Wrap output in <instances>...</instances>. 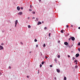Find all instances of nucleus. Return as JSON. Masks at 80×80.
<instances>
[{
  "mask_svg": "<svg viewBox=\"0 0 80 80\" xmlns=\"http://www.w3.org/2000/svg\"><path fill=\"white\" fill-rule=\"evenodd\" d=\"M42 24V22H38V23L37 24L38 25H40Z\"/></svg>",
  "mask_w": 80,
  "mask_h": 80,
  "instance_id": "obj_1",
  "label": "nucleus"
},
{
  "mask_svg": "<svg viewBox=\"0 0 80 80\" xmlns=\"http://www.w3.org/2000/svg\"><path fill=\"white\" fill-rule=\"evenodd\" d=\"M3 47L2 46L0 45V50H3Z\"/></svg>",
  "mask_w": 80,
  "mask_h": 80,
  "instance_id": "obj_2",
  "label": "nucleus"
},
{
  "mask_svg": "<svg viewBox=\"0 0 80 80\" xmlns=\"http://www.w3.org/2000/svg\"><path fill=\"white\" fill-rule=\"evenodd\" d=\"M23 14V13L22 12H20L18 13V15H22Z\"/></svg>",
  "mask_w": 80,
  "mask_h": 80,
  "instance_id": "obj_3",
  "label": "nucleus"
},
{
  "mask_svg": "<svg viewBox=\"0 0 80 80\" xmlns=\"http://www.w3.org/2000/svg\"><path fill=\"white\" fill-rule=\"evenodd\" d=\"M71 39L72 41H74V40H75V38L74 37H72L71 38Z\"/></svg>",
  "mask_w": 80,
  "mask_h": 80,
  "instance_id": "obj_4",
  "label": "nucleus"
},
{
  "mask_svg": "<svg viewBox=\"0 0 80 80\" xmlns=\"http://www.w3.org/2000/svg\"><path fill=\"white\" fill-rule=\"evenodd\" d=\"M57 72L58 73H60V70L57 69Z\"/></svg>",
  "mask_w": 80,
  "mask_h": 80,
  "instance_id": "obj_5",
  "label": "nucleus"
},
{
  "mask_svg": "<svg viewBox=\"0 0 80 80\" xmlns=\"http://www.w3.org/2000/svg\"><path fill=\"white\" fill-rule=\"evenodd\" d=\"M64 44L65 45H68V42H65L64 43Z\"/></svg>",
  "mask_w": 80,
  "mask_h": 80,
  "instance_id": "obj_6",
  "label": "nucleus"
},
{
  "mask_svg": "<svg viewBox=\"0 0 80 80\" xmlns=\"http://www.w3.org/2000/svg\"><path fill=\"white\" fill-rule=\"evenodd\" d=\"M17 9L18 10H20V7H19V6H18L17 7Z\"/></svg>",
  "mask_w": 80,
  "mask_h": 80,
  "instance_id": "obj_7",
  "label": "nucleus"
},
{
  "mask_svg": "<svg viewBox=\"0 0 80 80\" xmlns=\"http://www.w3.org/2000/svg\"><path fill=\"white\" fill-rule=\"evenodd\" d=\"M78 56H79V54L77 53L76 55V57H78Z\"/></svg>",
  "mask_w": 80,
  "mask_h": 80,
  "instance_id": "obj_8",
  "label": "nucleus"
},
{
  "mask_svg": "<svg viewBox=\"0 0 80 80\" xmlns=\"http://www.w3.org/2000/svg\"><path fill=\"white\" fill-rule=\"evenodd\" d=\"M18 23V20H16L15 21V24L17 25V23Z\"/></svg>",
  "mask_w": 80,
  "mask_h": 80,
  "instance_id": "obj_9",
  "label": "nucleus"
},
{
  "mask_svg": "<svg viewBox=\"0 0 80 80\" xmlns=\"http://www.w3.org/2000/svg\"><path fill=\"white\" fill-rule=\"evenodd\" d=\"M35 21L36 22H37V21H38V18H36V20H35Z\"/></svg>",
  "mask_w": 80,
  "mask_h": 80,
  "instance_id": "obj_10",
  "label": "nucleus"
},
{
  "mask_svg": "<svg viewBox=\"0 0 80 80\" xmlns=\"http://www.w3.org/2000/svg\"><path fill=\"white\" fill-rule=\"evenodd\" d=\"M64 80H67V78L66 77H64Z\"/></svg>",
  "mask_w": 80,
  "mask_h": 80,
  "instance_id": "obj_11",
  "label": "nucleus"
},
{
  "mask_svg": "<svg viewBox=\"0 0 80 80\" xmlns=\"http://www.w3.org/2000/svg\"><path fill=\"white\" fill-rule=\"evenodd\" d=\"M61 32L62 33H63V30H61Z\"/></svg>",
  "mask_w": 80,
  "mask_h": 80,
  "instance_id": "obj_12",
  "label": "nucleus"
},
{
  "mask_svg": "<svg viewBox=\"0 0 80 80\" xmlns=\"http://www.w3.org/2000/svg\"><path fill=\"white\" fill-rule=\"evenodd\" d=\"M28 28H31V26H30V25H29L28 26Z\"/></svg>",
  "mask_w": 80,
  "mask_h": 80,
  "instance_id": "obj_13",
  "label": "nucleus"
},
{
  "mask_svg": "<svg viewBox=\"0 0 80 80\" xmlns=\"http://www.w3.org/2000/svg\"><path fill=\"white\" fill-rule=\"evenodd\" d=\"M43 63H45V62H44L43 61L42 62V65H43Z\"/></svg>",
  "mask_w": 80,
  "mask_h": 80,
  "instance_id": "obj_14",
  "label": "nucleus"
},
{
  "mask_svg": "<svg viewBox=\"0 0 80 80\" xmlns=\"http://www.w3.org/2000/svg\"><path fill=\"white\" fill-rule=\"evenodd\" d=\"M34 42H37V39H35L34 40Z\"/></svg>",
  "mask_w": 80,
  "mask_h": 80,
  "instance_id": "obj_15",
  "label": "nucleus"
},
{
  "mask_svg": "<svg viewBox=\"0 0 80 80\" xmlns=\"http://www.w3.org/2000/svg\"><path fill=\"white\" fill-rule=\"evenodd\" d=\"M46 45H45V44H44L43 46V47H46Z\"/></svg>",
  "mask_w": 80,
  "mask_h": 80,
  "instance_id": "obj_16",
  "label": "nucleus"
},
{
  "mask_svg": "<svg viewBox=\"0 0 80 80\" xmlns=\"http://www.w3.org/2000/svg\"><path fill=\"white\" fill-rule=\"evenodd\" d=\"M58 58H60V55H58Z\"/></svg>",
  "mask_w": 80,
  "mask_h": 80,
  "instance_id": "obj_17",
  "label": "nucleus"
},
{
  "mask_svg": "<svg viewBox=\"0 0 80 80\" xmlns=\"http://www.w3.org/2000/svg\"><path fill=\"white\" fill-rule=\"evenodd\" d=\"M74 62H76V63L77 62V60H74Z\"/></svg>",
  "mask_w": 80,
  "mask_h": 80,
  "instance_id": "obj_18",
  "label": "nucleus"
},
{
  "mask_svg": "<svg viewBox=\"0 0 80 80\" xmlns=\"http://www.w3.org/2000/svg\"><path fill=\"white\" fill-rule=\"evenodd\" d=\"M42 67V64H41L40 65V68H41Z\"/></svg>",
  "mask_w": 80,
  "mask_h": 80,
  "instance_id": "obj_19",
  "label": "nucleus"
},
{
  "mask_svg": "<svg viewBox=\"0 0 80 80\" xmlns=\"http://www.w3.org/2000/svg\"><path fill=\"white\" fill-rule=\"evenodd\" d=\"M32 13L33 14H35V12H33Z\"/></svg>",
  "mask_w": 80,
  "mask_h": 80,
  "instance_id": "obj_20",
  "label": "nucleus"
},
{
  "mask_svg": "<svg viewBox=\"0 0 80 80\" xmlns=\"http://www.w3.org/2000/svg\"><path fill=\"white\" fill-rule=\"evenodd\" d=\"M32 9H30L29 10V11H30V12H32Z\"/></svg>",
  "mask_w": 80,
  "mask_h": 80,
  "instance_id": "obj_21",
  "label": "nucleus"
},
{
  "mask_svg": "<svg viewBox=\"0 0 80 80\" xmlns=\"http://www.w3.org/2000/svg\"><path fill=\"white\" fill-rule=\"evenodd\" d=\"M54 61H55V62H56V63H57V59H55L54 60Z\"/></svg>",
  "mask_w": 80,
  "mask_h": 80,
  "instance_id": "obj_22",
  "label": "nucleus"
},
{
  "mask_svg": "<svg viewBox=\"0 0 80 80\" xmlns=\"http://www.w3.org/2000/svg\"><path fill=\"white\" fill-rule=\"evenodd\" d=\"M75 68H78V66L76 65V66H75Z\"/></svg>",
  "mask_w": 80,
  "mask_h": 80,
  "instance_id": "obj_23",
  "label": "nucleus"
},
{
  "mask_svg": "<svg viewBox=\"0 0 80 80\" xmlns=\"http://www.w3.org/2000/svg\"><path fill=\"white\" fill-rule=\"evenodd\" d=\"M68 58H70V55H68Z\"/></svg>",
  "mask_w": 80,
  "mask_h": 80,
  "instance_id": "obj_24",
  "label": "nucleus"
},
{
  "mask_svg": "<svg viewBox=\"0 0 80 80\" xmlns=\"http://www.w3.org/2000/svg\"><path fill=\"white\" fill-rule=\"evenodd\" d=\"M47 27H45L44 29V30H47Z\"/></svg>",
  "mask_w": 80,
  "mask_h": 80,
  "instance_id": "obj_25",
  "label": "nucleus"
},
{
  "mask_svg": "<svg viewBox=\"0 0 80 80\" xmlns=\"http://www.w3.org/2000/svg\"><path fill=\"white\" fill-rule=\"evenodd\" d=\"M78 45H80V42H79L78 44Z\"/></svg>",
  "mask_w": 80,
  "mask_h": 80,
  "instance_id": "obj_26",
  "label": "nucleus"
},
{
  "mask_svg": "<svg viewBox=\"0 0 80 80\" xmlns=\"http://www.w3.org/2000/svg\"><path fill=\"white\" fill-rule=\"evenodd\" d=\"M75 59V58L74 57H72V60H73Z\"/></svg>",
  "mask_w": 80,
  "mask_h": 80,
  "instance_id": "obj_27",
  "label": "nucleus"
},
{
  "mask_svg": "<svg viewBox=\"0 0 80 80\" xmlns=\"http://www.w3.org/2000/svg\"><path fill=\"white\" fill-rule=\"evenodd\" d=\"M21 10H23V7L21 8Z\"/></svg>",
  "mask_w": 80,
  "mask_h": 80,
  "instance_id": "obj_28",
  "label": "nucleus"
},
{
  "mask_svg": "<svg viewBox=\"0 0 80 80\" xmlns=\"http://www.w3.org/2000/svg\"><path fill=\"white\" fill-rule=\"evenodd\" d=\"M21 45H23V42H21Z\"/></svg>",
  "mask_w": 80,
  "mask_h": 80,
  "instance_id": "obj_29",
  "label": "nucleus"
},
{
  "mask_svg": "<svg viewBox=\"0 0 80 80\" xmlns=\"http://www.w3.org/2000/svg\"><path fill=\"white\" fill-rule=\"evenodd\" d=\"M38 47V45H36V47Z\"/></svg>",
  "mask_w": 80,
  "mask_h": 80,
  "instance_id": "obj_30",
  "label": "nucleus"
},
{
  "mask_svg": "<svg viewBox=\"0 0 80 80\" xmlns=\"http://www.w3.org/2000/svg\"><path fill=\"white\" fill-rule=\"evenodd\" d=\"M78 50L79 51V52H80V48H78Z\"/></svg>",
  "mask_w": 80,
  "mask_h": 80,
  "instance_id": "obj_31",
  "label": "nucleus"
},
{
  "mask_svg": "<svg viewBox=\"0 0 80 80\" xmlns=\"http://www.w3.org/2000/svg\"><path fill=\"white\" fill-rule=\"evenodd\" d=\"M2 75V73L0 72V76Z\"/></svg>",
  "mask_w": 80,
  "mask_h": 80,
  "instance_id": "obj_32",
  "label": "nucleus"
},
{
  "mask_svg": "<svg viewBox=\"0 0 80 80\" xmlns=\"http://www.w3.org/2000/svg\"><path fill=\"white\" fill-rule=\"evenodd\" d=\"M51 34V33H49V37H50V35Z\"/></svg>",
  "mask_w": 80,
  "mask_h": 80,
  "instance_id": "obj_33",
  "label": "nucleus"
},
{
  "mask_svg": "<svg viewBox=\"0 0 80 80\" xmlns=\"http://www.w3.org/2000/svg\"><path fill=\"white\" fill-rule=\"evenodd\" d=\"M50 67H52V65H50Z\"/></svg>",
  "mask_w": 80,
  "mask_h": 80,
  "instance_id": "obj_34",
  "label": "nucleus"
},
{
  "mask_svg": "<svg viewBox=\"0 0 80 80\" xmlns=\"http://www.w3.org/2000/svg\"><path fill=\"white\" fill-rule=\"evenodd\" d=\"M66 27H67V28H68V25H67L66 26Z\"/></svg>",
  "mask_w": 80,
  "mask_h": 80,
  "instance_id": "obj_35",
  "label": "nucleus"
},
{
  "mask_svg": "<svg viewBox=\"0 0 80 80\" xmlns=\"http://www.w3.org/2000/svg\"><path fill=\"white\" fill-rule=\"evenodd\" d=\"M1 45H4V44H3V43H1Z\"/></svg>",
  "mask_w": 80,
  "mask_h": 80,
  "instance_id": "obj_36",
  "label": "nucleus"
},
{
  "mask_svg": "<svg viewBox=\"0 0 80 80\" xmlns=\"http://www.w3.org/2000/svg\"><path fill=\"white\" fill-rule=\"evenodd\" d=\"M71 27H73V25H71Z\"/></svg>",
  "mask_w": 80,
  "mask_h": 80,
  "instance_id": "obj_37",
  "label": "nucleus"
},
{
  "mask_svg": "<svg viewBox=\"0 0 80 80\" xmlns=\"http://www.w3.org/2000/svg\"><path fill=\"white\" fill-rule=\"evenodd\" d=\"M27 78H29V76H27Z\"/></svg>",
  "mask_w": 80,
  "mask_h": 80,
  "instance_id": "obj_38",
  "label": "nucleus"
},
{
  "mask_svg": "<svg viewBox=\"0 0 80 80\" xmlns=\"http://www.w3.org/2000/svg\"><path fill=\"white\" fill-rule=\"evenodd\" d=\"M15 27H17V24H15Z\"/></svg>",
  "mask_w": 80,
  "mask_h": 80,
  "instance_id": "obj_39",
  "label": "nucleus"
},
{
  "mask_svg": "<svg viewBox=\"0 0 80 80\" xmlns=\"http://www.w3.org/2000/svg\"><path fill=\"white\" fill-rule=\"evenodd\" d=\"M45 58H47V57L45 56Z\"/></svg>",
  "mask_w": 80,
  "mask_h": 80,
  "instance_id": "obj_40",
  "label": "nucleus"
},
{
  "mask_svg": "<svg viewBox=\"0 0 80 80\" xmlns=\"http://www.w3.org/2000/svg\"><path fill=\"white\" fill-rule=\"evenodd\" d=\"M30 7L31 8H32V5H30Z\"/></svg>",
  "mask_w": 80,
  "mask_h": 80,
  "instance_id": "obj_41",
  "label": "nucleus"
},
{
  "mask_svg": "<svg viewBox=\"0 0 80 80\" xmlns=\"http://www.w3.org/2000/svg\"><path fill=\"white\" fill-rule=\"evenodd\" d=\"M34 18H34V17L32 18V19H34Z\"/></svg>",
  "mask_w": 80,
  "mask_h": 80,
  "instance_id": "obj_42",
  "label": "nucleus"
},
{
  "mask_svg": "<svg viewBox=\"0 0 80 80\" xmlns=\"http://www.w3.org/2000/svg\"><path fill=\"white\" fill-rule=\"evenodd\" d=\"M60 41H58V43H60Z\"/></svg>",
  "mask_w": 80,
  "mask_h": 80,
  "instance_id": "obj_43",
  "label": "nucleus"
},
{
  "mask_svg": "<svg viewBox=\"0 0 80 80\" xmlns=\"http://www.w3.org/2000/svg\"><path fill=\"white\" fill-rule=\"evenodd\" d=\"M71 38H69V40H71Z\"/></svg>",
  "mask_w": 80,
  "mask_h": 80,
  "instance_id": "obj_44",
  "label": "nucleus"
},
{
  "mask_svg": "<svg viewBox=\"0 0 80 80\" xmlns=\"http://www.w3.org/2000/svg\"><path fill=\"white\" fill-rule=\"evenodd\" d=\"M28 19H30V17H28Z\"/></svg>",
  "mask_w": 80,
  "mask_h": 80,
  "instance_id": "obj_45",
  "label": "nucleus"
},
{
  "mask_svg": "<svg viewBox=\"0 0 80 80\" xmlns=\"http://www.w3.org/2000/svg\"><path fill=\"white\" fill-rule=\"evenodd\" d=\"M54 79H55V80H56V79H57V78H54Z\"/></svg>",
  "mask_w": 80,
  "mask_h": 80,
  "instance_id": "obj_46",
  "label": "nucleus"
},
{
  "mask_svg": "<svg viewBox=\"0 0 80 80\" xmlns=\"http://www.w3.org/2000/svg\"><path fill=\"white\" fill-rule=\"evenodd\" d=\"M9 68L10 69V68H11V67H9Z\"/></svg>",
  "mask_w": 80,
  "mask_h": 80,
  "instance_id": "obj_47",
  "label": "nucleus"
},
{
  "mask_svg": "<svg viewBox=\"0 0 80 80\" xmlns=\"http://www.w3.org/2000/svg\"><path fill=\"white\" fill-rule=\"evenodd\" d=\"M78 28V29H80V27H79Z\"/></svg>",
  "mask_w": 80,
  "mask_h": 80,
  "instance_id": "obj_48",
  "label": "nucleus"
},
{
  "mask_svg": "<svg viewBox=\"0 0 80 80\" xmlns=\"http://www.w3.org/2000/svg\"><path fill=\"white\" fill-rule=\"evenodd\" d=\"M76 65H77V62L76 63Z\"/></svg>",
  "mask_w": 80,
  "mask_h": 80,
  "instance_id": "obj_49",
  "label": "nucleus"
},
{
  "mask_svg": "<svg viewBox=\"0 0 80 80\" xmlns=\"http://www.w3.org/2000/svg\"><path fill=\"white\" fill-rule=\"evenodd\" d=\"M39 1L40 2H41V0H39Z\"/></svg>",
  "mask_w": 80,
  "mask_h": 80,
  "instance_id": "obj_50",
  "label": "nucleus"
},
{
  "mask_svg": "<svg viewBox=\"0 0 80 80\" xmlns=\"http://www.w3.org/2000/svg\"><path fill=\"white\" fill-rule=\"evenodd\" d=\"M42 53L41 54V56H42Z\"/></svg>",
  "mask_w": 80,
  "mask_h": 80,
  "instance_id": "obj_51",
  "label": "nucleus"
},
{
  "mask_svg": "<svg viewBox=\"0 0 80 80\" xmlns=\"http://www.w3.org/2000/svg\"><path fill=\"white\" fill-rule=\"evenodd\" d=\"M31 52H29L30 53H31Z\"/></svg>",
  "mask_w": 80,
  "mask_h": 80,
  "instance_id": "obj_52",
  "label": "nucleus"
},
{
  "mask_svg": "<svg viewBox=\"0 0 80 80\" xmlns=\"http://www.w3.org/2000/svg\"><path fill=\"white\" fill-rule=\"evenodd\" d=\"M42 23H43V21H42Z\"/></svg>",
  "mask_w": 80,
  "mask_h": 80,
  "instance_id": "obj_53",
  "label": "nucleus"
},
{
  "mask_svg": "<svg viewBox=\"0 0 80 80\" xmlns=\"http://www.w3.org/2000/svg\"><path fill=\"white\" fill-rule=\"evenodd\" d=\"M40 53H41V54H42V52H40Z\"/></svg>",
  "mask_w": 80,
  "mask_h": 80,
  "instance_id": "obj_54",
  "label": "nucleus"
}]
</instances>
